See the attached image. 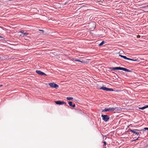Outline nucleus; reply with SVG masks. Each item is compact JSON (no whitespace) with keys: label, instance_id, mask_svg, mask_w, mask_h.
Instances as JSON below:
<instances>
[{"label":"nucleus","instance_id":"nucleus-14","mask_svg":"<svg viewBox=\"0 0 148 148\" xmlns=\"http://www.w3.org/2000/svg\"><path fill=\"white\" fill-rule=\"evenodd\" d=\"M129 60H131V61H137V62L139 61V60H138V59H131V58H130Z\"/></svg>","mask_w":148,"mask_h":148},{"label":"nucleus","instance_id":"nucleus-26","mask_svg":"<svg viewBox=\"0 0 148 148\" xmlns=\"http://www.w3.org/2000/svg\"><path fill=\"white\" fill-rule=\"evenodd\" d=\"M139 137H138V138H137V139H138V138Z\"/></svg>","mask_w":148,"mask_h":148},{"label":"nucleus","instance_id":"nucleus-27","mask_svg":"<svg viewBox=\"0 0 148 148\" xmlns=\"http://www.w3.org/2000/svg\"><path fill=\"white\" fill-rule=\"evenodd\" d=\"M147 7H148V5H147Z\"/></svg>","mask_w":148,"mask_h":148},{"label":"nucleus","instance_id":"nucleus-11","mask_svg":"<svg viewBox=\"0 0 148 148\" xmlns=\"http://www.w3.org/2000/svg\"><path fill=\"white\" fill-rule=\"evenodd\" d=\"M100 89H102V90H106V91H108V88H107L106 87H101Z\"/></svg>","mask_w":148,"mask_h":148},{"label":"nucleus","instance_id":"nucleus-3","mask_svg":"<svg viewBox=\"0 0 148 148\" xmlns=\"http://www.w3.org/2000/svg\"><path fill=\"white\" fill-rule=\"evenodd\" d=\"M56 103L58 105H62L64 104V106L69 107V106L66 103V102L63 101H55Z\"/></svg>","mask_w":148,"mask_h":148},{"label":"nucleus","instance_id":"nucleus-16","mask_svg":"<svg viewBox=\"0 0 148 148\" xmlns=\"http://www.w3.org/2000/svg\"><path fill=\"white\" fill-rule=\"evenodd\" d=\"M66 99L68 100H72L73 99V98L71 97H67Z\"/></svg>","mask_w":148,"mask_h":148},{"label":"nucleus","instance_id":"nucleus-22","mask_svg":"<svg viewBox=\"0 0 148 148\" xmlns=\"http://www.w3.org/2000/svg\"><path fill=\"white\" fill-rule=\"evenodd\" d=\"M75 104H74L73 105H72V107H75Z\"/></svg>","mask_w":148,"mask_h":148},{"label":"nucleus","instance_id":"nucleus-19","mask_svg":"<svg viewBox=\"0 0 148 148\" xmlns=\"http://www.w3.org/2000/svg\"><path fill=\"white\" fill-rule=\"evenodd\" d=\"M0 38H1L0 40H3L4 39V38L3 37H2V36H0Z\"/></svg>","mask_w":148,"mask_h":148},{"label":"nucleus","instance_id":"nucleus-13","mask_svg":"<svg viewBox=\"0 0 148 148\" xmlns=\"http://www.w3.org/2000/svg\"><path fill=\"white\" fill-rule=\"evenodd\" d=\"M28 34H29L28 33H23V34H22V36L23 37H25L27 35H28Z\"/></svg>","mask_w":148,"mask_h":148},{"label":"nucleus","instance_id":"nucleus-23","mask_svg":"<svg viewBox=\"0 0 148 148\" xmlns=\"http://www.w3.org/2000/svg\"><path fill=\"white\" fill-rule=\"evenodd\" d=\"M138 139H135V140H131V141H130L131 142H132V141H135V140H137Z\"/></svg>","mask_w":148,"mask_h":148},{"label":"nucleus","instance_id":"nucleus-7","mask_svg":"<svg viewBox=\"0 0 148 148\" xmlns=\"http://www.w3.org/2000/svg\"><path fill=\"white\" fill-rule=\"evenodd\" d=\"M36 73L40 75L47 76V75L45 73H44L41 71L40 70H36Z\"/></svg>","mask_w":148,"mask_h":148},{"label":"nucleus","instance_id":"nucleus-18","mask_svg":"<svg viewBox=\"0 0 148 148\" xmlns=\"http://www.w3.org/2000/svg\"><path fill=\"white\" fill-rule=\"evenodd\" d=\"M68 103L69 104V106H72V102L71 101H69L68 102Z\"/></svg>","mask_w":148,"mask_h":148},{"label":"nucleus","instance_id":"nucleus-15","mask_svg":"<svg viewBox=\"0 0 148 148\" xmlns=\"http://www.w3.org/2000/svg\"><path fill=\"white\" fill-rule=\"evenodd\" d=\"M104 43V41H102V42L99 44V46H102V45H103Z\"/></svg>","mask_w":148,"mask_h":148},{"label":"nucleus","instance_id":"nucleus-2","mask_svg":"<svg viewBox=\"0 0 148 148\" xmlns=\"http://www.w3.org/2000/svg\"><path fill=\"white\" fill-rule=\"evenodd\" d=\"M120 108L118 107H116L115 108L110 107L109 108H105L103 110L102 112H112L114 110L116 111L120 110Z\"/></svg>","mask_w":148,"mask_h":148},{"label":"nucleus","instance_id":"nucleus-21","mask_svg":"<svg viewBox=\"0 0 148 148\" xmlns=\"http://www.w3.org/2000/svg\"><path fill=\"white\" fill-rule=\"evenodd\" d=\"M39 31H41L42 33H43L44 32V31L43 30L39 29Z\"/></svg>","mask_w":148,"mask_h":148},{"label":"nucleus","instance_id":"nucleus-25","mask_svg":"<svg viewBox=\"0 0 148 148\" xmlns=\"http://www.w3.org/2000/svg\"><path fill=\"white\" fill-rule=\"evenodd\" d=\"M2 86L1 85H0V86Z\"/></svg>","mask_w":148,"mask_h":148},{"label":"nucleus","instance_id":"nucleus-9","mask_svg":"<svg viewBox=\"0 0 148 148\" xmlns=\"http://www.w3.org/2000/svg\"><path fill=\"white\" fill-rule=\"evenodd\" d=\"M141 131H143V132H148V127H145L143 130H141Z\"/></svg>","mask_w":148,"mask_h":148},{"label":"nucleus","instance_id":"nucleus-10","mask_svg":"<svg viewBox=\"0 0 148 148\" xmlns=\"http://www.w3.org/2000/svg\"><path fill=\"white\" fill-rule=\"evenodd\" d=\"M147 108H148V105H146L145 106H144L143 107H142L140 108V107H138V108L139 109H141L143 110L145 109H146Z\"/></svg>","mask_w":148,"mask_h":148},{"label":"nucleus","instance_id":"nucleus-8","mask_svg":"<svg viewBox=\"0 0 148 148\" xmlns=\"http://www.w3.org/2000/svg\"><path fill=\"white\" fill-rule=\"evenodd\" d=\"M119 56H120L121 57L123 58L124 59L129 60L130 58H127L126 56H123L121 55H119Z\"/></svg>","mask_w":148,"mask_h":148},{"label":"nucleus","instance_id":"nucleus-4","mask_svg":"<svg viewBox=\"0 0 148 148\" xmlns=\"http://www.w3.org/2000/svg\"><path fill=\"white\" fill-rule=\"evenodd\" d=\"M101 117L102 119L105 121L107 122L110 119V117L109 116L107 115H102Z\"/></svg>","mask_w":148,"mask_h":148},{"label":"nucleus","instance_id":"nucleus-1","mask_svg":"<svg viewBox=\"0 0 148 148\" xmlns=\"http://www.w3.org/2000/svg\"><path fill=\"white\" fill-rule=\"evenodd\" d=\"M110 69L111 71H114L115 70H123L125 71L128 72H131L132 71L130 70L129 69L121 67H110L109 68Z\"/></svg>","mask_w":148,"mask_h":148},{"label":"nucleus","instance_id":"nucleus-20","mask_svg":"<svg viewBox=\"0 0 148 148\" xmlns=\"http://www.w3.org/2000/svg\"><path fill=\"white\" fill-rule=\"evenodd\" d=\"M24 32V31L23 30H21L20 32L22 34H23V33H23Z\"/></svg>","mask_w":148,"mask_h":148},{"label":"nucleus","instance_id":"nucleus-17","mask_svg":"<svg viewBox=\"0 0 148 148\" xmlns=\"http://www.w3.org/2000/svg\"><path fill=\"white\" fill-rule=\"evenodd\" d=\"M108 91H114V90L112 88H108Z\"/></svg>","mask_w":148,"mask_h":148},{"label":"nucleus","instance_id":"nucleus-5","mask_svg":"<svg viewBox=\"0 0 148 148\" xmlns=\"http://www.w3.org/2000/svg\"><path fill=\"white\" fill-rule=\"evenodd\" d=\"M141 130H138L137 129H134V130H132L131 129H129V132H133V133L137 135H140V134H141V133L140 132H138V131H140Z\"/></svg>","mask_w":148,"mask_h":148},{"label":"nucleus","instance_id":"nucleus-6","mask_svg":"<svg viewBox=\"0 0 148 148\" xmlns=\"http://www.w3.org/2000/svg\"><path fill=\"white\" fill-rule=\"evenodd\" d=\"M49 85L51 87L55 88L56 89H57L59 87L58 85L54 83H49Z\"/></svg>","mask_w":148,"mask_h":148},{"label":"nucleus","instance_id":"nucleus-24","mask_svg":"<svg viewBox=\"0 0 148 148\" xmlns=\"http://www.w3.org/2000/svg\"><path fill=\"white\" fill-rule=\"evenodd\" d=\"M103 143H104V145L105 146H106V142L105 141H104L103 142Z\"/></svg>","mask_w":148,"mask_h":148},{"label":"nucleus","instance_id":"nucleus-12","mask_svg":"<svg viewBox=\"0 0 148 148\" xmlns=\"http://www.w3.org/2000/svg\"><path fill=\"white\" fill-rule=\"evenodd\" d=\"M73 60L75 61L81 62L82 63H84V61L83 60H82V61H81L79 60L78 59H73Z\"/></svg>","mask_w":148,"mask_h":148}]
</instances>
